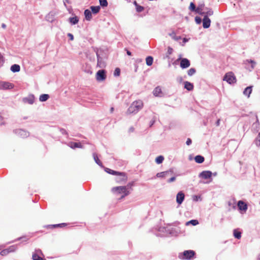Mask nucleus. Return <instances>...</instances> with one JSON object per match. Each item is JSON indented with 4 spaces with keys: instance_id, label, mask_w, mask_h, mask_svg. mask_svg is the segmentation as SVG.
Listing matches in <instances>:
<instances>
[{
    "instance_id": "41",
    "label": "nucleus",
    "mask_w": 260,
    "mask_h": 260,
    "mask_svg": "<svg viewBox=\"0 0 260 260\" xmlns=\"http://www.w3.org/2000/svg\"><path fill=\"white\" fill-rule=\"evenodd\" d=\"M170 36L172 37V38L175 40H178L181 39L180 37H176L175 35V33L174 32H173L172 34H170Z\"/></svg>"
},
{
    "instance_id": "17",
    "label": "nucleus",
    "mask_w": 260,
    "mask_h": 260,
    "mask_svg": "<svg viewBox=\"0 0 260 260\" xmlns=\"http://www.w3.org/2000/svg\"><path fill=\"white\" fill-rule=\"evenodd\" d=\"M212 173L210 171H203L202 172L200 176L204 179H208L211 177Z\"/></svg>"
},
{
    "instance_id": "44",
    "label": "nucleus",
    "mask_w": 260,
    "mask_h": 260,
    "mask_svg": "<svg viewBox=\"0 0 260 260\" xmlns=\"http://www.w3.org/2000/svg\"><path fill=\"white\" fill-rule=\"evenodd\" d=\"M195 20L198 23H200L201 22V19L200 17H196Z\"/></svg>"
},
{
    "instance_id": "25",
    "label": "nucleus",
    "mask_w": 260,
    "mask_h": 260,
    "mask_svg": "<svg viewBox=\"0 0 260 260\" xmlns=\"http://www.w3.org/2000/svg\"><path fill=\"white\" fill-rule=\"evenodd\" d=\"M153 61V57L150 56L147 57L146 58V64L148 66H150L152 64Z\"/></svg>"
},
{
    "instance_id": "19",
    "label": "nucleus",
    "mask_w": 260,
    "mask_h": 260,
    "mask_svg": "<svg viewBox=\"0 0 260 260\" xmlns=\"http://www.w3.org/2000/svg\"><path fill=\"white\" fill-rule=\"evenodd\" d=\"M252 92V86H248L246 87L243 91V94L247 95L248 98L250 96V94Z\"/></svg>"
},
{
    "instance_id": "34",
    "label": "nucleus",
    "mask_w": 260,
    "mask_h": 260,
    "mask_svg": "<svg viewBox=\"0 0 260 260\" xmlns=\"http://www.w3.org/2000/svg\"><path fill=\"white\" fill-rule=\"evenodd\" d=\"M189 224H191L193 225H196L199 224V221L197 220L193 219L186 223V225H188Z\"/></svg>"
},
{
    "instance_id": "43",
    "label": "nucleus",
    "mask_w": 260,
    "mask_h": 260,
    "mask_svg": "<svg viewBox=\"0 0 260 260\" xmlns=\"http://www.w3.org/2000/svg\"><path fill=\"white\" fill-rule=\"evenodd\" d=\"M134 185V182H129L126 186H127V190L130 189L132 190V187Z\"/></svg>"
},
{
    "instance_id": "15",
    "label": "nucleus",
    "mask_w": 260,
    "mask_h": 260,
    "mask_svg": "<svg viewBox=\"0 0 260 260\" xmlns=\"http://www.w3.org/2000/svg\"><path fill=\"white\" fill-rule=\"evenodd\" d=\"M69 146L72 149H75L76 148H83V146L82 145L80 142H71L69 144Z\"/></svg>"
},
{
    "instance_id": "47",
    "label": "nucleus",
    "mask_w": 260,
    "mask_h": 260,
    "mask_svg": "<svg viewBox=\"0 0 260 260\" xmlns=\"http://www.w3.org/2000/svg\"><path fill=\"white\" fill-rule=\"evenodd\" d=\"M35 253H37L38 255H39V254L43 255L42 251L40 249L36 250Z\"/></svg>"
},
{
    "instance_id": "13",
    "label": "nucleus",
    "mask_w": 260,
    "mask_h": 260,
    "mask_svg": "<svg viewBox=\"0 0 260 260\" xmlns=\"http://www.w3.org/2000/svg\"><path fill=\"white\" fill-rule=\"evenodd\" d=\"M154 95L155 96H162L163 95L161 88L160 86H157L155 88L153 91Z\"/></svg>"
},
{
    "instance_id": "57",
    "label": "nucleus",
    "mask_w": 260,
    "mask_h": 260,
    "mask_svg": "<svg viewBox=\"0 0 260 260\" xmlns=\"http://www.w3.org/2000/svg\"><path fill=\"white\" fill-rule=\"evenodd\" d=\"M259 257V259H260V254L259 255V257Z\"/></svg>"
},
{
    "instance_id": "27",
    "label": "nucleus",
    "mask_w": 260,
    "mask_h": 260,
    "mask_svg": "<svg viewBox=\"0 0 260 260\" xmlns=\"http://www.w3.org/2000/svg\"><path fill=\"white\" fill-rule=\"evenodd\" d=\"M105 171L108 173V174H111V175H117L118 174H119V172H117V171H114L113 170H111L110 169H109V168H106L105 169Z\"/></svg>"
},
{
    "instance_id": "58",
    "label": "nucleus",
    "mask_w": 260,
    "mask_h": 260,
    "mask_svg": "<svg viewBox=\"0 0 260 260\" xmlns=\"http://www.w3.org/2000/svg\"><path fill=\"white\" fill-rule=\"evenodd\" d=\"M1 249V246H0V250Z\"/></svg>"
},
{
    "instance_id": "2",
    "label": "nucleus",
    "mask_w": 260,
    "mask_h": 260,
    "mask_svg": "<svg viewBox=\"0 0 260 260\" xmlns=\"http://www.w3.org/2000/svg\"><path fill=\"white\" fill-rule=\"evenodd\" d=\"M112 191L114 192H117L118 194L122 193L123 195L121 197V199L128 196L130 193L129 190H127V186H125L113 187Z\"/></svg>"
},
{
    "instance_id": "55",
    "label": "nucleus",
    "mask_w": 260,
    "mask_h": 260,
    "mask_svg": "<svg viewBox=\"0 0 260 260\" xmlns=\"http://www.w3.org/2000/svg\"><path fill=\"white\" fill-rule=\"evenodd\" d=\"M250 62H251V63H254V62L253 61H252V60H250Z\"/></svg>"
},
{
    "instance_id": "8",
    "label": "nucleus",
    "mask_w": 260,
    "mask_h": 260,
    "mask_svg": "<svg viewBox=\"0 0 260 260\" xmlns=\"http://www.w3.org/2000/svg\"><path fill=\"white\" fill-rule=\"evenodd\" d=\"M14 87L13 84L7 82H0V89H12Z\"/></svg>"
},
{
    "instance_id": "50",
    "label": "nucleus",
    "mask_w": 260,
    "mask_h": 260,
    "mask_svg": "<svg viewBox=\"0 0 260 260\" xmlns=\"http://www.w3.org/2000/svg\"><path fill=\"white\" fill-rule=\"evenodd\" d=\"M220 121V120L219 119L217 120V121L216 122V124L217 126H219V125Z\"/></svg>"
},
{
    "instance_id": "45",
    "label": "nucleus",
    "mask_w": 260,
    "mask_h": 260,
    "mask_svg": "<svg viewBox=\"0 0 260 260\" xmlns=\"http://www.w3.org/2000/svg\"><path fill=\"white\" fill-rule=\"evenodd\" d=\"M68 36L70 38V40L73 41L74 40V36L72 34L69 33L68 34Z\"/></svg>"
},
{
    "instance_id": "20",
    "label": "nucleus",
    "mask_w": 260,
    "mask_h": 260,
    "mask_svg": "<svg viewBox=\"0 0 260 260\" xmlns=\"http://www.w3.org/2000/svg\"><path fill=\"white\" fill-rule=\"evenodd\" d=\"M184 87L188 91L192 90L193 88V85L192 83L189 82H185Z\"/></svg>"
},
{
    "instance_id": "59",
    "label": "nucleus",
    "mask_w": 260,
    "mask_h": 260,
    "mask_svg": "<svg viewBox=\"0 0 260 260\" xmlns=\"http://www.w3.org/2000/svg\"><path fill=\"white\" fill-rule=\"evenodd\" d=\"M258 134L260 135V133Z\"/></svg>"
},
{
    "instance_id": "30",
    "label": "nucleus",
    "mask_w": 260,
    "mask_h": 260,
    "mask_svg": "<svg viewBox=\"0 0 260 260\" xmlns=\"http://www.w3.org/2000/svg\"><path fill=\"white\" fill-rule=\"evenodd\" d=\"M134 4L135 5L136 10L138 12H141L144 10V7L142 6H139L136 1L134 2Z\"/></svg>"
},
{
    "instance_id": "22",
    "label": "nucleus",
    "mask_w": 260,
    "mask_h": 260,
    "mask_svg": "<svg viewBox=\"0 0 260 260\" xmlns=\"http://www.w3.org/2000/svg\"><path fill=\"white\" fill-rule=\"evenodd\" d=\"M20 67L19 65L15 64L11 66V70L12 72L15 73V72H18L20 71Z\"/></svg>"
},
{
    "instance_id": "18",
    "label": "nucleus",
    "mask_w": 260,
    "mask_h": 260,
    "mask_svg": "<svg viewBox=\"0 0 260 260\" xmlns=\"http://www.w3.org/2000/svg\"><path fill=\"white\" fill-rule=\"evenodd\" d=\"M84 15H85V19L89 21L91 19L92 14L90 10H89L88 9L85 10L84 11Z\"/></svg>"
},
{
    "instance_id": "40",
    "label": "nucleus",
    "mask_w": 260,
    "mask_h": 260,
    "mask_svg": "<svg viewBox=\"0 0 260 260\" xmlns=\"http://www.w3.org/2000/svg\"><path fill=\"white\" fill-rule=\"evenodd\" d=\"M120 74V70L119 68H117L115 69L114 72V75L115 76H119Z\"/></svg>"
},
{
    "instance_id": "21",
    "label": "nucleus",
    "mask_w": 260,
    "mask_h": 260,
    "mask_svg": "<svg viewBox=\"0 0 260 260\" xmlns=\"http://www.w3.org/2000/svg\"><path fill=\"white\" fill-rule=\"evenodd\" d=\"M106 66V64L104 62H103L102 60V58L98 56V62H97V67L102 68H104Z\"/></svg>"
},
{
    "instance_id": "24",
    "label": "nucleus",
    "mask_w": 260,
    "mask_h": 260,
    "mask_svg": "<svg viewBox=\"0 0 260 260\" xmlns=\"http://www.w3.org/2000/svg\"><path fill=\"white\" fill-rule=\"evenodd\" d=\"M196 162L201 164L204 161V157L201 155H197L194 157Z\"/></svg>"
},
{
    "instance_id": "6",
    "label": "nucleus",
    "mask_w": 260,
    "mask_h": 260,
    "mask_svg": "<svg viewBox=\"0 0 260 260\" xmlns=\"http://www.w3.org/2000/svg\"><path fill=\"white\" fill-rule=\"evenodd\" d=\"M17 247L15 245H12L5 249L2 250L0 252V254L2 256H6L11 252L15 251Z\"/></svg>"
},
{
    "instance_id": "42",
    "label": "nucleus",
    "mask_w": 260,
    "mask_h": 260,
    "mask_svg": "<svg viewBox=\"0 0 260 260\" xmlns=\"http://www.w3.org/2000/svg\"><path fill=\"white\" fill-rule=\"evenodd\" d=\"M255 144L257 146L260 145V135H258L256 140H255Z\"/></svg>"
},
{
    "instance_id": "29",
    "label": "nucleus",
    "mask_w": 260,
    "mask_h": 260,
    "mask_svg": "<svg viewBox=\"0 0 260 260\" xmlns=\"http://www.w3.org/2000/svg\"><path fill=\"white\" fill-rule=\"evenodd\" d=\"M49 98V96L47 94H43L40 95L39 100L41 102L46 101Z\"/></svg>"
},
{
    "instance_id": "51",
    "label": "nucleus",
    "mask_w": 260,
    "mask_h": 260,
    "mask_svg": "<svg viewBox=\"0 0 260 260\" xmlns=\"http://www.w3.org/2000/svg\"><path fill=\"white\" fill-rule=\"evenodd\" d=\"M135 129L134 127H132L129 129V131L130 132H133L134 131Z\"/></svg>"
},
{
    "instance_id": "9",
    "label": "nucleus",
    "mask_w": 260,
    "mask_h": 260,
    "mask_svg": "<svg viewBox=\"0 0 260 260\" xmlns=\"http://www.w3.org/2000/svg\"><path fill=\"white\" fill-rule=\"evenodd\" d=\"M185 195L182 191H179L176 196V202L179 205H181L184 200Z\"/></svg>"
},
{
    "instance_id": "26",
    "label": "nucleus",
    "mask_w": 260,
    "mask_h": 260,
    "mask_svg": "<svg viewBox=\"0 0 260 260\" xmlns=\"http://www.w3.org/2000/svg\"><path fill=\"white\" fill-rule=\"evenodd\" d=\"M67 225L66 223H60V224H52V225H49L47 226L48 228H62L65 226Z\"/></svg>"
},
{
    "instance_id": "38",
    "label": "nucleus",
    "mask_w": 260,
    "mask_h": 260,
    "mask_svg": "<svg viewBox=\"0 0 260 260\" xmlns=\"http://www.w3.org/2000/svg\"><path fill=\"white\" fill-rule=\"evenodd\" d=\"M100 5L102 7H107L108 2L107 0H99Z\"/></svg>"
},
{
    "instance_id": "36",
    "label": "nucleus",
    "mask_w": 260,
    "mask_h": 260,
    "mask_svg": "<svg viewBox=\"0 0 260 260\" xmlns=\"http://www.w3.org/2000/svg\"><path fill=\"white\" fill-rule=\"evenodd\" d=\"M201 14H205V15H207V16H211L213 14V11L211 10V9H209L208 11H207V12H201V13H200Z\"/></svg>"
},
{
    "instance_id": "14",
    "label": "nucleus",
    "mask_w": 260,
    "mask_h": 260,
    "mask_svg": "<svg viewBox=\"0 0 260 260\" xmlns=\"http://www.w3.org/2000/svg\"><path fill=\"white\" fill-rule=\"evenodd\" d=\"M238 207L240 210L246 211L247 209V205L242 201H239L238 202Z\"/></svg>"
},
{
    "instance_id": "33",
    "label": "nucleus",
    "mask_w": 260,
    "mask_h": 260,
    "mask_svg": "<svg viewBox=\"0 0 260 260\" xmlns=\"http://www.w3.org/2000/svg\"><path fill=\"white\" fill-rule=\"evenodd\" d=\"M164 159V157L162 155H159L158 156H157L156 158H155V162L157 164H160L162 162L163 160Z\"/></svg>"
},
{
    "instance_id": "3",
    "label": "nucleus",
    "mask_w": 260,
    "mask_h": 260,
    "mask_svg": "<svg viewBox=\"0 0 260 260\" xmlns=\"http://www.w3.org/2000/svg\"><path fill=\"white\" fill-rule=\"evenodd\" d=\"M223 80L224 81H226L228 83L230 84L236 83L237 81L234 74L232 72H230L225 74Z\"/></svg>"
},
{
    "instance_id": "37",
    "label": "nucleus",
    "mask_w": 260,
    "mask_h": 260,
    "mask_svg": "<svg viewBox=\"0 0 260 260\" xmlns=\"http://www.w3.org/2000/svg\"><path fill=\"white\" fill-rule=\"evenodd\" d=\"M167 173L168 172H162L160 173H158L156 174V176L159 178H164L166 176Z\"/></svg>"
},
{
    "instance_id": "48",
    "label": "nucleus",
    "mask_w": 260,
    "mask_h": 260,
    "mask_svg": "<svg viewBox=\"0 0 260 260\" xmlns=\"http://www.w3.org/2000/svg\"><path fill=\"white\" fill-rule=\"evenodd\" d=\"M176 179V178L175 177H171L169 180H168V182H172L174 181H175Z\"/></svg>"
},
{
    "instance_id": "7",
    "label": "nucleus",
    "mask_w": 260,
    "mask_h": 260,
    "mask_svg": "<svg viewBox=\"0 0 260 260\" xmlns=\"http://www.w3.org/2000/svg\"><path fill=\"white\" fill-rule=\"evenodd\" d=\"M195 255V252L191 250H185L183 253L182 259H190Z\"/></svg>"
},
{
    "instance_id": "5",
    "label": "nucleus",
    "mask_w": 260,
    "mask_h": 260,
    "mask_svg": "<svg viewBox=\"0 0 260 260\" xmlns=\"http://www.w3.org/2000/svg\"><path fill=\"white\" fill-rule=\"evenodd\" d=\"M106 72L104 70H101L97 72L95 78L98 81H103L106 79Z\"/></svg>"
},
{
    "instance_id": "4",
    "label": "nucleus",
    "mask_w": 260,
    "mask_h": 260,
    "mask_svg": "<svg viewBox=\"0 0 260 260\" xmlns=\"http://www.w3.org/2000/svg\"><path fill=\"white\" fill-rule=\"evenodd\" d=\"M115 178V181L119 184H124L127 181V176L125 173L119 172Z\"/></svg>"
},
{
    "instance_id": "31",
    "label": "nucleus",
    "mask_w": 260,
    "mask_h": 260,
    "mask_svg": "<svg viewBox=\"0 0 260 260\" xmlns=\"http://www.w3.org/2000/svg\"><path fill=\"white\" fill-rule=\"evenodd\" d=\"M93 157L94 158V160L96 162V163L99 165V166H102V163L101 161V160L99 159L98 155L96 153H93Z\"/></svg>"
},
{
    "instance_id": "39",
    "label": "nucleus",
    "mask_w": 260,
    "mask_h": 260,
    "mask_svg": "<svg viewBox=\"0 0 260 260\" xmlns=\"http://www.w3.org/2000/svg\"><path fill=\"white\" fill-rule=\"evenodd\" d=\"M196 71L194 68H191L188 71L187 74L189 76H190L193 75L196 73Z\"/></svg>"
},
{
    "instance_id": "56",
    "label": "nucleus",
    "mask_w": 260,
    "mask_h": 260,
    "mask_svg": "<svg viewBox=\"0 0 260 260\" xmlns=\"http://www.w3.org/2000/svg\"><path fill=\"white\" fill-rule=\"evenodd\" d=\"M50 15V14H49L47 17L49 18Z\"/></svg>"
},
{
    "instance_id": "32",
    "label": "nucleus",
    "mask_w": 260,
    "mask_h": 260,
    "mask_svg": "<svg viewBox=\"0 0 260 260\" xmlns=\"http://www.w3.org/2000/svg\"><path fill=\"white\" fill-rule=\"evenodd\" d=\"M70 22L73 24H77L78 21H79V19H78V18L77 17V16H75V17H71V18H70Z\"/></svg>"
},
{
    "instance_id": "1",
    "label": "nucleus",
    "mask_w": 260,
    "mask_h": 260,
    "mask_svg": "<svg viewBox=\"0 0 260 260\" xmlns=\"http://www.w3.org/2000/svg\"><path fill=\"white\" fill-rule=\"evenodd\" d=\"M143 107V103L141 100L134 101L126 112L127 114L136 113Z\"/></svg>"
},
{
    "instance_id": "53",
    "label": "nucleus",
    "mask_w": 260,
    "mask_h": 260,
    "mask_svg": "<svg viewBox=\"0 0 260 260\" xmlns=\"http://www.w3.org/2000/svg\"><path fill=\"white\" fill-rule=\"evenodd\" d=\"M113 111H114V108H113V107L111 108V109H110V112H111V113H112V112H113Z\"/></svg>"
},
{
    "instance_id": "52",
    "label": "nucleus",
    "mask_w": 260,
    "mask_h": 260,
    "mask_svg": "<svg viewBox=\"0 0 260 260\" xmlns=\"http://www.w3.org/2000/svg\"><path fill=\"white\" fill-rule=\"evenodd\" d=\"M2 26L3 28H5L6 27V25L4 23L2 24Z\"/></svg>"
},
{
    "instance_id": "54",
    "label": "nucleus",
    "mask_w": 260,
    "mask_h": 260,
    "mask_svg": "<svg viewBox=\"0 0 260 260\" xmlns=\"http://www.w3.org/2000/svg\"><path fill=\"white\" fill-rule=\"evenodd\" d=\"M187 39H186L184 38V39H183V41H184V42H187Z\"/></svg>"
},
{
    "instance_id": "35",
    "label": "nucleus",
    "mask_w": 260,
    "mask_h": 260,
    "mask_svg": "<svg viewBox=\"0 0 260 260\" xmlns=\"http://www.w3.org/2000/svg\"><path fill=\"white\" fill-rule=\"evenodd\" d=\"M32 258L33 260H44V259L39 256L37 253H33Z\"/></svg>"
},
{
    "instance_id": "10",
    "label": "nucleus",
    "mask_w": 260,
    "mask_h": 260,
    "mask_svg": "<svg viewBox=\"0 0 260 260\" xmlns=\"http://www.w3.org/2000/svg\"><path fill=\"white\" fill-rule=\"evenodd\" d=\"M211 20L207 15H205L203 19V26L205 28H209L210 26Z\"/></svg>"
},
{
    "instance_id": "11",
    "label": "nucleus",
    "mask_w": 260,
    "mask_h": 260,
    "mask_svg": "<svg viewBox=\"0 0 260 260\" xmlns=\"http://www.w3.org/2000/svg\"><path fill=\"white\" fill-rule=\"evenodd\" d=\"M35 101V96L32 94L29 95L27 97L23 99V102L24 103L32 104Z\"/></svg>"
},
{
    "instance_id": "23",
    "label": "nucleus",
    "mask_w": 260,
    "mask_h": 260,
    "mask_svg": "<svg viewBox=\"0 0 260 260\" xmlns=\"http://www.w3.org/2000/svg\"><path fill=\"white\" fill-rule=\"evenodd\" d=\"M90 8L93 14H97L99 13L101 9L99 6H91Z\"/></svg>"
},
{
    "instance_id": "16",
    "label": "nucleus",
    "mask_w": 260,
    "mask_h": 260,
    "mask_svg": "<svg viewBox=\"0 0 260 260\" xmlns=\"http://www.w3.org/2000/svg\"><path fill=\"white\" fill-rule=\"evenodd\" d=\"M189 9L191 11H196L198 13H201L202 11V9L200 7H198L197 9H196V6L192 2L190 4Z\"/></svg>"
},
{
    "instance_id": "28",
    "label": "nucleus",
    "mask_w": 260,
    "mask_h": 260,
    "mask_svg": "<svg viewBox=\"0 0 260 260\" xmlns=\"http://www.w3.org/2000/svg\"><path fill=\"white\" fill-rule=\"evenodd\" d=\"M234 236L235 238L239 239L241 237V233L237 229H235L234 230Z\"/></svg>"
},
{
    "instance_id": "49",
    "label": "nucleus",
    "mask_w": 260,
    "mask_h": 260,
    "mask_svg": "<svg viewBox=\"0 0 260 260\" xmlns=\"http://www.w3.org/2000/svg\"><path fill=\"white\" fill-rule=\"evenodd\" d=\"M125 50H126V53H127V54L128 55L131 56V55H132L131 52L129 51H128L127 49H125Z\"/></svg>"
},
{
    "instance_id": "46",
    "label": "nucleus",
    "mask_w": 260,
    "mask_h": 260,
    "mask_svg": "<svg viewBox=\"0 0 260 260\" xmlns=\"http://www.w3.org/2000/svg\"><path fill=\"white\" fill-rule=\"evenodd\" d=\"M191 140L190 138H188L187 139L186 143L187 145H189L191 143Z\"/></svg>"
},
{
    "instance_id": "12",
    "label": "nucleus",
    "mask_w": 260,
    "mask_h": 260,
    "mask_svg": "<svg viewBox=\"0 0 260 260\" xmlns=\"http://www.w3.org/2000/svg\"><path fill=\"white\" fill-rule=\"evenodd\" d=\"M190 66V62L187 58H183L180 61V67L182 69H185Z\"/></svg>"
}]
</instances>
